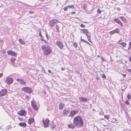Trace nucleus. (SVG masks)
<instances>
[{
    "label": "nucleus",
    "mask_w": 131,
    "mask_h": 131,
    "mask_svg": "<svg viewBox=\"0 0 131 131\" xmlns=\"http://www.w3.org/2000/svg\"><path fill=\"white\" fill-rule=\"evenodd\" d=\"M78 111H75L74 110H73L71 111L70 115L68 116V117L70 116L71 117H73L74 115L77 114L78 112Z\"/></svg>",
    "instance_id": "1a4fd4ad"
},
{
    "label": "nucleus",
    "mask_w": 131,
    "mask_h": 131,
    "mask_svg": "<svg viewBox=\"0 0 131 131\" xmlns=\"http://www.w3.org/2000/svg\"><path fill=\"white\" fill-rule=\"evenodd\" d=\"M79 99L81 102H86L88 101V99L83 97H80Z\"/></svg>",
    "instance_id": "9b49d317"
},
{
    "label": "nucleus",
    "mask_w": 131,
    "mask_h": 131,
    "mask_svg": "<svg viewBox=\"0 0 131 131\" xmlns=\"http://www.w3.org/2000/svg\"><path fill=\"white\" fill-rule=\"evenodd\" d=\"M68 8H74V6L73 5H69L68 6H67Z\"/></svg>",
    "instance_id": "7c9ffc66"
},
{
    "label": "nucleus",
    "mask_w": 131,
    "mask_h": 131,
    "mask_svg": "<svg viewBox=\"0 0 131 131\" xmlns=\"http://www.w3.org/2000/svg\"><path fill=\"white\" fill-rule=\"evenodd\" d=\"M19 42L23 45H25V42L22 39H19Z\"/></svg>",
    "instance_id": "b1692460"
},
{
    "label": "nucleus",
    "mask_w": 131,
    "mask_h": 131,
    "mask_svg": "<svg viewBox=\"0 0 131 131\" xmlns=\"http://www.w3.org/2000/svg\"><path fill=\"white\" fill-rule=\"evenodd\" d=\"M33 12L32 11H30L29 12V13L31 14H32Z\"/></svg>",
    "instance_id": "864d4df0"
},
{
    "label": "nucleus",
    "mask_w": 131,
    "mask_h": 131,
    "mask_svg": "<svg viewBox=\"0 0 131 131\" xmlns=\"http://www.w3.org/2000/svg\"><path fill=\"white\" fill-rule=\"evenodd\" d=\"M19 125L21 127H24L26 126V124L25 123L21 122L19 123Z\"/></svg>",
    "instance_id": "4be33fe9"
},
{
    "label": "nucleus",
    "mask_w": 131,
    "mask_h": 131,
    "mask_svg": "<svg viewBox=\"0 0 131 131\" xmlns=\"http://www.w3.org/2000/svg\"><path fill=\"white\" fill-rule=\"evenodd\" d=\"M41 48L43 51V54L45 55H47L51 52V49L49 46H46L45 45H43L42 46Z\"/></svg>",
    "instance_id": "f03ea898"
},
{
    "label": "nucleus",
    "mask_w": 131,
    "mask_h": 131,
    "mask_svg": "<svg viewBox=\"0 0 131 131\" xmlns=\"http://www.w3.org/2000/svg\"><path fill=\"white\" fill-rule=\"evenodd\" d=\"M122 41H118V43L119 44L121 45L123 47H125L126 45V43L125 42H120Z\"/></svg>",
    "instance_id": "412c9836"
},
{
    "label": "nucleus",
    "mask_w": 131,
    "mask_h": 131,
    "mask_svg": "<svg viewBox=\"0 0 131 131\" xmlns=\"http://www.w3.org/2000/svg\"><path fill=\"white\" fill-rule=\"evenodd\" d=\"M102 77L104 79H105L106 78V76L104 74H103L102 75Z\"/></svg>",
    "instance_id": "f704fd0d"
},
{
    "label": "nucleus",
    "mask_w": 131,
    "mask_h": 131,
    "mask_svg": "<svg viewBox=\"0 0 131 131\" xmlns=\"http://www.w3.org/2000/svg\"><path fill=\"white\" fill-rule=\"evenodd\" d=\"M7 90L5 89L2 90L0 92V96H2L5 95L6 93Z\"/></svg>",
    "instance_id": "9d476101"
},
{
    "label": "nucleus",
    "mask_w": 131,
    "mask_h": 131,
    "mask_svg": "<svg viewBox=\"0 0 131 131\" xmlns=\"http://www.w3.org/2000/svg\"><path fill=\"white\" fill-rule=\"evenodd\" d=\"M56 29L58 32H59L60 31L59 29V26L58 25H56Z\"/></svg>",
    "instance_id": "bb28decb"
},
{
    "label": "nucleus",
    "mask_w": 131,
    "mask_h": 131,
    "mask_svg": "<svg viewBox=\"0 0 131 131\" xmlns=\"http://www.w3.org/2000/svg\"><path fill=\"white\" fill-rule=\"evenodd\" d=\"M96 79L97 80H98L99 79V78L97 77L96 78Z\"/></svg>",
    "instance_id": "13d9d810"
},
{
    "label": "nucleus",
    "mask_w": 131,
    "mask_h": 131,
    "mask_svg": "<svg viewBox=\"0 0 131 131\" xmlns=\"http://www.w3.org/2000/svg\"><path fill=\"white\" fill-rule=\"evenodd\" d=\"M75 12H72V13H71V14H75Z\"/></svg>",
    "instance_id": "8fccbe9b"
},
{
    "label": "nucleus",
    "mask_w": 131,
    "mask_h": 131,
    "mask_svg": "<svg viewBox=\"0 0 131 131\" xmlns=\"http://www.w3.org/2000/svg\"><path fill=\"white\" fill-rule=\"evenodd\" d=\"M97 12L99 14H100L101 13V10L100 9H98Z\"/></svg>",
    "instance_id": "58836bf2"
},
{
    "label": "nucleus",
    "mask_w": 131,
    "mask_h": 131,
    "mask_svg": "<svg viewBox=\"0 0 131 131\" xmlns=\"http://www.w3.org/2000/svg\"><path fill=\"white\" fill-rule=\"evenodd\" d=\"M16 80L19 83H20L22 84L25 85L26 83V82H25L24 80L18 79H17Z\"/></svg>",
    "instance_id": "ddd939ff"
},
{
    "label": "nucleus",
    "mask_w": 131,
    "mask_h": 131,
    "mask_svg": "<svg viewBox=\"0 0 131 131\" xmlns=\"http://www.w3.org/2000/svg\"><path fill=\"white\" fill-rule=\"evenodd\" d=\"M68 8V7L67 6L66 7H65L63 9L64 11H66L67 10Z\"/></svg>",
    "instance_id": "4c0bfd02"
},
{
    "label": "nucleus",
    "mask_w": 131,
    "mask_h": 131,
    "mask_svg": "<svg viewBox=\"0 0 131 131\" xmlns=\"http://www.w3.org/2000/svg\"><path fill=\"white\" fill-rule=\"evenodd\" d=\"M64 70V68H63L62 67L61 68V70L62 71H63Z\"/></svg>",
    "instance_id": "603ef678"
},
{
    "label": "nucleus",
    "mask_w": 131,
    "mask_h": 131,
    "mask_svg": "<svg viewBox=\"0 0 131 131\" xmlns=\"http://www.w3.org/2000/svg\"><path fill=\"white\" fill-rule=\"evenodd\" d=\"M81 38H82V36H81V40L82 41L84 42H85L86 43H87V44H88L89 45L90 44V43H89V42H87L86 41H85V40H84V39H82Z\"/></svg>",
    "instance_id": "cd10ccee"
},
{
    "label": "nucleus",
    "mask_w": 131,
    "mask_h": 131,
    "mask_svg": "<svg viewBox=\"0 0 131 131\" xmlns=\"http://www.w3.org/2000/svg\"><path fill=\"white\" fill-rule=\"evenodd\" d=\"M73 123L78 127H82L83 125V121L79 116H77L74 118Z\"/></svg>",
    "instance_id": "f257e3e1"
},
{
    "label": "nucleus",
    "mask_w": 131,
    "mask_h": 131,
    "mask_svg": "<svg viewBox=\"0 0 131 131\" xmlns=\"http://www.w3.org/2000/svg\"><path fill=\"white\" fill-rule=\"evenodd\" d=\"M114 21L116 23H118L119 25H120L121 27L123 26V24L121 21L118 19L117 18H115Z\"/></svg>",
    "instance_id": "a211bd4d"
},
{
    "label": "nucleus",
    "mask_w": 131,
    "mask_h": 131,
    "mask_svg": "<svg viewBox=\"0 0 131 131\" xmlns=\"http://www.w3.org/2000/svg\"><path fill=\"white\" fill-rule=\"evenodd\" d=\"M58 20L56 19H53L51 20L49 22V25L51 27H53L54 26L57 22H58Z\"/></svg>",
    "instance_id": "20e7f679"
},
{
    "label": "nucleus",
    "mask_w": 131,
    "mask_h": 131,
    "mask_svg": "<svg viewBox=\"0 0 131 131\" xmlns=\"http://www.w3.org/2000/svg\"><path fill=\"white\" fill-rule=\"evenodd\" d=\"M70 111L69 108H66L63 110V115L64 116H67L69 113Z\"/></svg>",
    "instance_id": "423d86ee"
},
{
    "label": "nucleus",
    "mask_w": 131,
    "mask_h": 131,
    "mask_svg": "<svg viewBox=\"0 0 131 131\" xmlns=\"http://www.w3.org/2000/svg\"><path fill=\"white\" fill-rule=\"evenodd\" d=\"M73 45L74 47L75 48H77L78 46V45L77 43H73Z\"/></svg>",
    "instance_id": "473e14b6"
},
{
    "label": "nucleus",
    "mask_w": 131,
    "mask_h": 131,
    "mask_svg": "<svg viewBox=\"0 0 131 131\" xmlns=\"http://www.w3.org/2000/svg\"><path fill=\"white\" fill-rule=\"evenodd\" d=\"M26 113L25 111L24 110H22L20 111L19 112L18 114L20 116H25Z\"/></svg>",
    "instance_id": "4468645a"
},
{
    "label": "nucleus",
    "mask_w": 131,
    "mask_h": 131,
    "mask_svg": "<svg viewBox=\"0 0 131 131\" xmlns=\"http://www.w3.org/2000/svg\"><path fill=\"white\" fill-rule=\"evenodd\" d=\"M22 90L26 92L30 93L32 91V90L29 87H25L22 89Z\"/></svg>",
    "instance_id": "7ed1b4c3"
},
{
    "label": "nucleus",
    "mask_w": 131,
    "mask_h": 131,
    "mask_svg": "<svg viewBox=\"0 0 131 131\" xmlns=\"http://www.w3.org/2000/svg\"><path fill=\"white\" fill-rule=\"evenodd\" d=\"M3 75V73H0V78Z\"/></svg>",
    "instance_id": "09e8293b"
},
{
    "label": "nucleus",
    "mask_w": 131,
    "mask_h": 131,
    "mask_svg": "<svg viewBox=\"0 0 131 131\" xmlns=\"http://www.w3.org/2000/svg\"><path fill=\"white\" fill-rule=\"evenodd\" d=\"M75 125L74 124H69L68 125V127L69 128H71L73 129L74 128Z\"/></svg>",
    "instance_id": "6ab92c4d"
},
{
    "label": "nucleus",
    "mask_w": 131,
    "mask_h": 131,
    "mask_svg": "<svg viewBox=\"0 0 131 131\" xmlns=\"http://www.w3.org/2000/svg\"><path fill=\"white\" fill-rule=\"evenodd\" d=\"M8 54L12 56H14L16 54V53L14 51L12 50H9L7 51Z\"/></svg>",
    "instance_id": "f8f14e48"
},
{
    "label": "nucleus",
    "mask_w": 131,
    "mask_h": 131,
    "mask_svg": "<svg viewBox=\"0 0 131 131\" xmlns=\"http://www.w3.org/2000/svg\"><path fill=\"white\" fill-rule=\"evenodd\" d=\"M131 95L130 94L128 93L127 95V97L128 99H130Z\"/></svg>",
    "instance_id": "72a5a7b5"
},
{
    "label": "nucleus",
    "mask_w": 131,
    "mask_h": 131,
    "mask_svg": "<svg viewBox=\"0 0 131 131\" xmlns=\"http://www.w3.org/2000/svg\"><path fill=\"white\" fill-rule=\"evenodd\" d=\"M86 35L88 39V40L90 42H91V34L88 31V33L86 34Z\"/></svg>",
    "instance_id": "f3484780"
},
{
    "label": "nucleus",
    "mask_w": 131,
    "mask_h": 131,
    "mask_svg": "<svg viewBox=\"0 0 131 131\" xmlns=\"http://www.w3.org/2000/svg\"><path fill=\"white\" fill-rule=\"evenodd\" d=\"M55 126L54 125V124L53 123L52 124L51 128L52 130L54 129L55 128Z\"/></svg>",
    "instance_id": "c756f323"
},
{
    "label": "nucleus",
    "mask_w": 131,
    "mask_h": 131,
    "mask_svg": "<svg viewBox=\"0 0 131 131\" xmlns=\"http://www.w3.org/2000/svg\"><path fill=\"white\" fill-rule=\"evenodd\" d=\"M2 53L3 54H5L6 53L5 51L4 50H3L2 51Z\"/></svg>",
    "instance_id": "79ce46f5"
},
{
    "label": "nucleus",
    "mask_w": 131,
    "mask_h": 131,
    "mask_svg": "<svg viewBox=\"0 0 131 131\" xmlns=\"http://www.w3.org/2000/svg\"><path fill=\"white\" fill-rule=\"evenodd\" d=\"M119 31L118 29L117 28H116L114 30L111 31L110 32V34L111 35H113L115 33H119Z\"/></svg>",
    "instance_id": "dca6fc26"
},
{
    "label": "nucleus",
    "mask_w": 131,
    "mask_h": 131,
    "mask_svg": "<svg viewBox=\"0 0 131 131\" xmlns=\"http://www.w3.org/2000/svg\"><path fill=\"white\" fill-rule=\"evenodd\" d=\"M34 121V119L32 118H30L28 120V123L29 124H30L32 123Z\"/></svg>",
    "instance_id": "aec40b11"
},
{
    "label": "nucleus",
    "mask_w": 131,
    "mask_h": 131,
    "mask_svg": "<svg viewBox=\"0 0 131 131\" xmlns=\"http://www.w3.org/2000/svg\"><path fill=\"white\" fill-rule=\"evenodd\" d=\"M129 46L131 47V42H130L129 43Z\"/></svg>",
    "instance_id": "49530a36"
},
{
    "label": "nucleus",
    "mask_w": 131,
    "mask_h": 131,
    "mask_svg": "<svg viewBox=\"0 0 131 131\" xmlns=\"http://www.w3.org/2000/svg\"><path fill=\"white\" fill-rule=\"evenodd\" d=\"M39 36L40 37H42V35L41 34V31L40 30H39Z\"/></svg>",
    "instance_id": "a19ab883"
},
{
    "label": "nucleus",
    "mask_w": 131,
    "mask_h": 131,
    "mask_svg": "<svg viewBox=\"0 0 131 131\" xmlns=\"http://www.w3.org/2000/svg\"><path fill=\"white\" fill-rule=\"evenodd\" d=\"M129 60L131 62V55H130V57L129 58Z\"/></svg>",
    "instance_id": "de8ad7c7"
},
{
    "label": "nucleus",
    "mask_w": 131,
    "mask_h": 131,
    "mask_svg": "<svg viewBox=\"0 0 131 131\" xmlns=\"http://www.w3.org/2000/svg\"><path fill=\"white\" fill-rule=\"evenodd\" d=\"M104 118L107 119L108 120L109 119V117L108 116H107V115H105L104 116Z\"/></svg>",
    "instance_id": "e433bc0d"
},
{
    "label": "nucleus",
    "mask_w": 131,
    "mask_h": 131,
    "mask_svg": "<svg viewBox=\"0 0 131 131\" xmlns=\"http://www.w3.org/2000/svg\"><path fill=\"white\" fill-rule=\"evenodd\" d=\"M48 72L49 73H51V74H53V73L51 71L49 70L48 71Z\"/></svg>",
    "instance_id": "37998d69"
},
{
    "label": "nucleus",
    "mask_w": 131,
    "mask_h": 131,
    "mask_svg": "<svg viewBox=\"0 0 131 131\" xmlns=\"http://www.w3.org/2000/svg\"><path fill=\"white\" fill-rule=\"evenodd\" d=\"M102 60H104V58H102Z\"/></svg>",
    "instance_id": "4d7b16f0"
},
{
    "label": "nucleus",
    "mask_w": 131,
    "mask_h": 131,
    "mask_svg": "<svg viewBox=\"0 0 131 131\" xmlns=\"http://www.w3.org/2000/svg\"><path fill=\"white\" fill-rule=\"evenodd\" d=\"M80 26L82 28H84L85 27V26L82 24L80 25Z\"/></svg>",
    "instance_id": "ea45409f"
},
{
    "label": "nucleus",
    "mask_w": 131,
    "mask_h": 131,
    "mask_svg": "<svg viewBox=\"0 0 131 131\" xmlns=\"http://www.w3.org/2000/svg\"><path fill=\"white\" fill-rule=\"evenodd\" d=\"M81 38H82V36H81V40L82 41L84 42H85L86 43H87V44H88L89 45L90 44V43H89V42H87L86 41H85V40H84V39H82Z\"/></svg>",
    "instance_id": "c85d7f7f"
},
{
    "label": "nucleus",
    "mask_w": 131,
    "mask_h": 131,
    "mask_svg": "<svg viewBox=\"0 0 131 131\" xmlns=\"http://www.w3.org/2000/svg\"><path fill=\"white\" fill-rule=\"evenodd\" d=\"M87 7V6L85 4H84L83 5V8L85 10L86 9V8Z\"/></svg>",
    "instance_id": "2f4dec72"
},
{
    "label": "nucleus",
    "mask_w": 131,
    "mask_h": 131,
    "mask_svg": "<svg viewBox=\"0 0 131 131\" xmlns=\"http://www.w3.org/2000/svg\"><path fill=\"white\" fill-rule=\"evenodd\" d=\"M119 18L121 20L124 21L125 22L127 23V22L126 19L124 17L120 16L119 17Z\"/></svg>",
    "instance_id": "393cba45"
},
{
    "label": "nucleus",
    "mask_w": 131,
    "mask_h": 131,
    "mask_svg": "<svg viewBox=\"0 0 131 131\" xmlns=\"http://www.w3.org/2000/svg\"><path fill=\"white\" fill-rule=\"evenodd\" d=\"M13 79L12 78L8 77L6 78V82L7 84H11L13 82Z\"/></svg>",
    "instance_id": "0eeeda50"
},
{
    "label": "nucleus",
    "mask_w": 131,
    "mask_h": 131,
    "mask_svg": "<svg viewBox=\"0 0 131 131\" xmlns=\"http://www.w3.org/2000/svg\"><path fill=\"white\" fill-rule=\"evenodd\" d=\"M131 48V47H129H129H128V49L129 50V49H130Z\"/></svg>",
    "instance_id": "6e6d98bb"
},
{
    "label": "nucleus",
    "mask_w": 131,
    "mask_h": 131,
    "mask_svg": "<svg viewBox=\"0 0 131 131\" xmlns=\"http://www.w3.org/2000/svg\"><path fill=\"white\" fill-rule=\"evenodd\" d=\"M46 37H47V39H48L49 38H48V35L47 34H46Z\"/></svg>",
    "instance_id": "5fc2aeb1"
},
{
    "label": "nucleus",
    "mask_w": 131,
    "mask_h": 131,
    "mask_svg": "<svg viewBox=\"0 0 131 131\" xmlns=\"http://www.w3.org/2000/svg\"><path fill=\"white\" fill-rule=\"evenodd\" d=\"M41 40L42 41H44L46 43H47V42L45 40H44L42 38H41Z\"/></svg>",
    "instance_id": "a18cd8bd"
},
{
    "label": "nucleus",
    "mask_w": 131,
    "mask_h": 131,
    "mask_svg": "<svg viewBox=\"0 0 131 131\" xmlns=\"http://www.w3.org/2000/svg\"><path fill=\"white\" fill-rule=\"evenodd\" d=\"M56 44L60 49H61L63 48V45L60 41H57L56 42Z\"/></svg>",
    "instance_id": "2eb2a0df"
},
{
    "label": "nucleus",
    "mask_w": 131,
    "mask_h": 131,
    "mask_svg": "<svg viewBox=\"0 0 131 131\" xmlns=\"http://www.w3.org/2000/svg\"><path fill=\"white\" fill-rule=\"evenodd\" d=\"M15 59L14 58H13L12 59H11V61H12V63H14V60H15Z\"/></svg>",
    "instance_id": "c03bdc74"
},
{
    "label": "nucleus",
    "mask_w": 131,
    "mask_h": 131,
    "mask_svg": "<svg viewBox=\"0 0 131 131\" xmlns=\"http://www.w3.org/2000/svg\"><path fill=\"white\" fill-rule=\"evenodd\" d=\"M42 122L45 128L47 127H48L49 120L48 118H47L45 120L43 119L42 120Z\"/></svg>",
    "instance_id": "39448f33"
},
{
    "label": "nucleus",
    "mask_w": 131,
    "mask_h": 131,
    "mask_svg": "<svg viewBox=\"0 0 131 131\" xmlns=\"http://www.w3.org/2000/svg\"><path fill=\"white\" fill-rule=\"evenodd\" d=\"M64 106V104H63L62 103H60L59 104V107L60 110H61L63 109V107Z\"/></svg>",
    "instance_id": "5701e85b"
},
{
    "label": "nucleus",
    "mask_w": 131,
    "mask_h": 131,
    "mask_svg": "<svg viewBox=\"0 0 131 131\" xmlns=\"http://www.w3.org/2000/svg\"><path fill=\"white\" fill-rule=\"evenodd\" d=\"M125 103L127 105H129V102L128 100H126L125 101Z\"/></svg>",
    "instance_id": "c9c22d12"
},
{
    "label": "nucleus",
    "mask_w": 131,
    "mask_h": 131,
    "mask_svg": "<svg viewBox=\"0 0 131 131\" xmlns=\"http://www.w3.org/2000/svg\"><path fill=\"white\" fill-rule=\"evenodd\" d=\"M131 70V69H129L128 70V71L129 72H130V71Z\"/></svg>",
    "instance_id": "bf43d9fd"
},
{
    "label": "nucleus",
    "mask_w": 131,
    "mask_h": 131,
    "mask_svg": "<svg viewBox=\"0 0 131 131\" xmlns=\"http://www.w3.org/2000/svg\"><path fill=\"white\" fill-rule=\"evenodd\" d=\"M42 1H45V0H41Z\"/></svg>",
    "instance_id": "052dcab7"
},
{
    "label": "nucleus",
    "mask_w": 131,
    "mask_h": 131,
    "mask_svg": "<svg viewBox=\"0 0 131 131\" xmlns=\"http://www.w3.org/2000/svg\"><path fill=\"white\" fill-rule=\"evenodd\" d=\"M122 75L124 77H125L126 76V75L125 74H123Z\"/></svg>",
    "instance_id": "3c124183"
},
{
    "label": "nucleus",
    "mask_w": 131,
    "mask_h": 131,
    "mask_svg": "<svg viewBox=\"0 0 131 131\" xmlns=\"http://www.w3.org/2000/svg\"><path fill=\"white\" fill-rule=\"evenodd\" d=\"M31 103L33 108L35 110H37L38 109V108L36 103L34 101H31Z\"/></svg>",
    "instance_id": "6e6552de"
},
{
    "label": "nucleus",
    "mask_w": 131,
    "mask_h": 131,
    "mask_svg": "<svg viewBox=\"0 0 131 131\" xmlns=\"http://www.w3.org/2000/svg\"><path fill=\"white\" fill-rule=\"evenodd\" d=\"M82 30L83 31V33L85 34H86L89 31L87 29H82Z\"/></svg>",
    "instance_id": "a878e982"
}]
</instances>
